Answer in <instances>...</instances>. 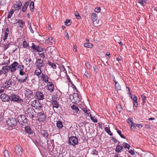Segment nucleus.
<instances>
[{"label":"nucleus","instance_id":"nucleus-1","mask_svg":"<svg viewBox=\"0 0 157 157\" xmlns=\"http://www.w3.org/2000/svg\"><path fill=\"white\" fill-rule=\"evenodd\" d=\"M36 112L34 109L32 108H27L25 111V114L27 117L31 119H33L34 117V115Z\"/></svg>","mask_w":157,"mask_h":157},{"label":"nucleus","instance_id":"nucleus-2","mask_svg":"<svg viewBox=\"0 0 157 157\" xmlns=\"http://www.w3.org/2000/svg\"><path fill=\"white\" fill-rule=\"evenodd\" d=\"M17 120L19 123L22 126L28 125V119L26 118V116L24 115H19L17 118Z\"/></svg>","mask_w":157,"mask_h":157},{"label":"nucleus","instance_id":"nucleus-3","mask_svg":"<svg viewBox=\"0 0 157 157\" xmlns=\"http://www.w3.org/2000/svg\"><path fill=\"white\" fill-rule=\"evenodd\" d=\"M78 143V138L76 136H71L69 138L68 144L73 146L77 145Z\"/></svg>","mask_w":157,"mask_h":157},{"label":"nucleus","instance_id":"nucleus-4","mask_svg":"<svg viewBox=\"0 0 157 157\" xmlns=\"http://www.w3.org/2000/svg\"><path fill=\"white\" fill-rule=\"evenodd\" d=\"M31 50L33 52H41L43 51L44 49L41 46L36 45L34 43H32V46L30 47Z\"/></svg>","mask_w":157,"mask_h":157},{"label":"nucleus","instance_id":"nucleus-5","mask_svg":"<svg viewBox=\"0 0 157 157\" xmlns=\"http://www.w3.org/2000/svg\"><path fill=\"white\" fill-rule=\"evenodd\" d=\"M10 100L12 101L17 103L24 102L23 99L21 98L18 96L13 94L11 95Z\"/></svg>","mask_w":157,"mask_h":157},{"label":"nucleus","instance_id":"nucleus-6","mask_svg":"<svg viewBox=\"0 0 157 157\" xmlns=\"http://www.w3.org/2000/svg\"><path fill=\"white\" fill-rule=\"evenodd\" d=\"M8 125L12 127H14L17 124V120L14 118H10L6 121Z\"/></svg>","mask_w":157,"mask_h":157},{"label":"nucleus","instance_id":"nucleus-7","mask_svg":"<svg viewBox=\"0 0 157 157\" xmlns=\"http://www.w3.org/2000/svg\"><path fill=\"white\" fill-rule=\"evenodd\" d=\"M22 76V77H21V78L17 76L16 78L17 81L20 84H21L22 83L24 82H26L29 80L28 79L29 78L28 75H25Z\"/></svg>","mask_w":157,"mask_h":157},{"label":"nucleus","instance_id":"nucleus-8","mask_svg":"<svg viewBox=\"0 0 157 157\" xmlns=\"http://www.w3.org/2000/svg\"><path fill=\"white\" fill-rule=\"evenodd\" d=\"M24 94L25 97L33 98H34V95L33 91L29 89L25 88Z\"/></svg>","mask_w":157,"mask_h":157},{"label":"nucleus","instance_id":"nucleus-9","mask_svg":"<svg viewBox=\"0 0 157 157\" xmlns=\"http://www.w3.org/2000/svg\"><path fill=\"white\" fill-rule=\"evenodd\" d=\"M31 105L36 109H39L42 108L41 104L39 101L34 100L31 102Z\"/></svg>","mask_w":157,"mask_h":157},{"label":"nucleus","instance_id":"nucleus-10","mask_svg":"<svg viewBox=\"0 0 157 157\" xmlns=\"http://www.w3.org/2000/svg\"><path fill=\"white\" fill-rule=\"evenodd\" d=\"M25 126V133H27L29 135L32 136L35 134V132L33 130L29 125H27Z\"/></svg>","mask_w":157,"mask_h":157},{"label":"nucleus","instance_id":"nucleus-11","mask_svg":"<svg viewBox=\"0 0 157 157\" xmlns=\"http://www.w3.org/2000/svg\"><path fill=\"white\" fill-rule=\"evenodd\" d=\"M15 152L16 154L18 156H20L21 155L22 153V148L20 145L18 144L15 147Z\"/></svg>","mask_w":157,"mask_h":157},{"label":"nucleus","instance_id":"nucleus-12","mask_svg":"<svg viewBox=\"0 0 157 157\" xmlns=\"http://www.w3.org/2000/svg\"><path fill=\"white\" fill-rule=\"evenodd\" d=\"M70 99H71L72 101L74 102H76L77 101H79L80 98L78 94L75 93H74L73 95H71L70 96Z\"/></svg>","mask_w":157,"mask_h":157},{"label":"nucleus","instance_id":"nucleus-13","mask_svg":"<svg viewBox=\"0 0 157 157\" xmlns=\"http://www.w3.org/2000/svg\"><path fill=\"white\" fill-rule=\"evenodd\" d=\"M37 117H39L38 120L40 121H43L45 120L46 116L43 112H40L37 114Z\"/></svg>","mask_w":157,"mask_h":157},{"label":"nucleus","instance_id":"nucleus-14","mask_svg":"<svg viewBox=\"0 0 157 157\" xmlns=\"http://www.w3.org/2000/svg\"><path fill=\"white\" fill-rule=\"evenodd\" d=\"M35 97L39 100H43L44 99V95L42 92L38 91L36 92Z\"/></svg>","mask_w":157,"mask_h":157},{"label":"nucleus","instance_id":"nucleus-15","mask_svg":"<svg viewBox=\"0 0 157 157\" xmlns=\"http://www.w3.org/2000/svg\"><path fill=\"white\" fill-rule=\"evenodd\" d=\"M57 98L55 95H53L52 98V103L53 105V107L58 108L59 106V104L57 101Z\"/></svg>","mask_w":157,"mask_h":157},{"label":"nucleus","instance_id":"nucleus-16","mask_svg":"<svg viewBox=\"0 0 157 157\" xmlns=\"http://www.w3.org/2000/svg\"><path fill=\"white\" fill-rule=\"evenodd\" d=\"M18 65V63L16 61H14L13 63H12L9 66V69L10 70L11 72H14L16 70V67Z\"/></svg>","mask_w":157,"mask_h":157},{"label":"nucleus","instance_id":"nucleus-17","mask_svg":"<svg viewBox=\"0 0 157 157\" xmlns=\"http://www.w3.org/2000/svg\"><path fill=\"white\" fill-rule=\"evenodd\" d=\"M36 67H43L44 66V63L43 62V60H42L41 59L38 58L36 59Z\"/></svg>","mask_w":157,"mask_h":157},{"label":"nucleus","instance_id":"nucleus-18","mask_svg":"<svg viewBox=\"0 0 157 157\" xmlns=\"http://www.w3.org/2000/svg\"><path fill=\"white\" fill-rule=\"evenodd\" d=\"M2 101L3 102H6L10 100V97L9 96L6 94H2L0 96Z\"/></svg>","mask_w":157,"mask_h":157},{"label":"nucleus","instance_id":"nucleus-19","mask_svg":"<svg viewBox=\"0 0 157 157\" xmlns=\"http://www.w3.org/2000/svg\"><path fill=\"white\" fill-rule=\"evenodd\" d=\"M13 7L15 9V10H19L21 8V6H22V3L20 1L18 2H16V3L15 4L13 5Z\"/></svg>","mask_w":157,"mask_h":157},{"label":"nucleus","instance_id":"nucleus-20","mask_svg":"<svg viewBox=\"0 0 157 157\" xmlns=\"http://www.w3.org/2000/svg\"><path fill=\"white\" fill-rule=\"evenodd\" d=\"M12 81L10 79L6 80L5 83V85L4 86V87L6 88H9L10 86L11 85H12Z\"/></svg>","mask_w":157,"mask_h":157},{"label":"nucleus","instance_id":"nucleus-21","mask_svg":"<svg viewBox=\"0 0 157 157\" xmlns=\"http://www.w3.org/2000/svg\"><path fill=\"white\" fill-rule=\"evenodd\" d=\"M56 127L58 128L60 130L61 129H62L64 127L62 122L59 120L58 121H57L56 123Z\"/></svg>","mask_w":157,"mask_h":157},{"label":"nucleus","instance_id":"nucleus-22","mask_svg":"<svg viewBox=\"0 0 157 157\" xmlns=\"http://www.w3.org/2000/svg\"><path fill=\"white\" fill-rule=\"evenodd\" d=\"M41 67H36V69L35 70V74L38 77L39 75L42 74V71L41 69Z\"/></svg>","mask_w":157,"mask_h":157},{"label":"nucleus","instance_id":"nucleus-23","mask_svg":"<svg viewBox=\"0 0 157 157\" xmlns=\"http://www.w3.org/2000/svg\"><path fill=\"white\" fill-rule=\"evenodd\" d=\"M40 77L44 82L46 83L48 82L49 78L47 75H45L43 73H42L40 75Z\"/></svg>","mask_w":157,"mask_h":157},{"label":"nucleus","instance_id":"nucleus-24","mask_svg":"<svg viewBox=\"0 0 157 157\" xmlns=\"http://www.w3.org/2000/svg\"><path fill=\"white\" fill-rule=\"evenodd\" d=\"M49 85L48 88V90H49L51 92H52L54 90V84L51 82H48Z\"/></svg>","mask_w":157,"mask_h":157},{"label":"nucleus","instance_id":"nucleus-25","mask_svg":"<svg viewBox=\"0 0 157 157\" xmlns=\"http://www.w3.org/2000/svg\"><path fill=\"white\" fill-rule=\"evenodd\" d=\"M41 134L43 135V136L45 137L46 139H48L49 135L47 131L45 130H41Z\"/></svg>","mask_w":157,"mask_h":157},{"label":"nucleus","instance_id":"nucleus-26","mask_svg":"<svg viewBox=\"0 0 157 157\" xmlns=\"http://www.w3.org/2000/svg\"><path fill=\"white\" fill-rule=\"evenodd\" d=\"M2 70H3V73L6 74L9 72V66L7 65L3 67L2 68Z\"/></svg>","mask_w":157,"mask_h":157},{"label":"nucleus","instance_id":"nucleus-27","mask_svg":"<svg viewBox=\"0 0 157 157\" xmlns=\"http://www.w3.org/2000/svg\"><path fill=\"white\" fill-rule=\"evenodd\" d=\"M18 23L20 28L21 29L23 28L24 25L25 24V22H23L21 20H19L16 23Z\"/></svg>","mask_w":157,"mask_h":157},{"label":"nucleus","instance_id":"nucleus-28","mask_svg":"<svg viewBox=\"0 0 157 157\" xmlns=\"http://www.w3.org/2000/svg\"><path fill=\"white\" fill-rule=\"evenodd\" d=\"M133 97L132 98V99L133 100L134 105L135 107H137L138 106V103L137 101V97L134 95H133Z\"/></svg>","mask_w":157,"mask_h":157},{"label":"nucleus","instance_id":"nucleus-29","mask_svg":"<svg viewBox=\"0 0 157 157\" xmlns=\"http://www.w3.org/2000/svg\"><path fill=\"white\" fill-rule=\"evenodd\" d=\"M123 148V147L118 145L116 147L115 149V151L117 153H120L121 152V151Z\"/></svg>","mask_w":157,"mask_h":157},{"label":"nucleus","instance_id":"nucleus-30","mask_svg":"<svg viewBox=\"0 0 157 157\" xmlns=\"http://www.w3.org/2000/svg\"><path fill=\"white\" fill-rule=\"evenodd\" d=\"M29 2H26L25 4H24V6L22 7V11L23 12H25L26 10L27 7L29 5Z\"/></svg>","mask_w":157,"mask_h":157},{"label":"nucleus","instance_id":"nucleus-31","mask_svg":"<svg viewBox=\"0 0 157 157\" xmlns=\"http://www.w3.org/2000/svg\"><path fill=\"white\" fill-rule=\"evenodd\" d=\"M82 109L85 113L86 116L88 117L89 116V114L90 113V111L89 109H87V108H82Z\"/></svg>","mask_w":157,"mask_h":157},{"label":"nucleus","instance_id":"nucleus-32","mask_svg":"<svg viewBox=\"0 0 157 157\" xmlns=\"http://www.w3.org/2000/svg\"><path fill=\"white\" fill-rule=\"evenodd\" d=\"M71 108L72 109L75 110V112L78 113H79L78 111H79V109L76 105H73L71 106Z\"/></svg>","mask_w":157,"mask_h":157},{"label":"nucleus","instance_id":"nucleus-33","mask_svg":"<svg viewBox=\"0 0 157 157\" xmlns=\"http://www.w3.org/2000/svg\"><path fill=\"white\" fill-rule=\"evenodd\" d=\"M91 18L92 21L94 22L96 20L97 18V14L95 13H93Z\"/></svg>","mask_w":157,"mask_h":157},{"label":"nucleus","instance_id":"nucleus-34","mask_svg":"<svg viewBox=\"0 0 157 157\" xmlns=\"http://www.w3.org/2000/svg\"><path fill=\"white\" fill-rule=\"evenodd\" d=\"M59 68L60 69L61 71H63L65 73L66 75H67V71L65 68V67L63 65L60 66L59 67Z\"/></svg>","mask_w":157,"mask_h":157},{"label":"nucleus","instance_id":"nucleus-35","mask_svg":"<svg viewBox=\"0 0 157 157\" xmlns=\"http://www.w3.org/2000/svg\"><path fill=\"white\" fill-rule=\"evenodd\" d=\"M115 89L117 90H119L121 89V86L118 82H115Z\"/></svg>","mask_w":157,"mask_h":157},{"label":"nucleus","instance_id":"nucleus-36","mask_svg":"<svg viewBox=\"0 0 157 157\" xmlns=\"http://www.w3.org/2000/svg\"><path fill=\"white\" fill-rule=\"evenodd\" d=\"M84 46L85 47L90 48H92L93 46L92 44L89 43H85Z\"/></svg>","mask_w":157,"mask_h":157},{"label":"nucleus","instance_id":"nucleus-37","mask_svg":"<svg viewBox=\"0 0 157 157\" xmlns=\"http://www.w3.org/2000/svg\"><path fill=\"white\" fill-rule=\"evenodd\" d=\"M105 130L106 132L110 136H112L113 135L112 133L111 132L109 128L108 127H105Z\"/></svg>","mask_w":157,"mask_h":157},{"label":"nucleus","instance_id":"nucleus-38","mask_svg":"<svg viewBox=\"0 0 157 157\" xmlns=\"http://www.w3.org/2000/svg\"><path fill=\"white\" fill-rule=\"evenodd\" d=\"M123 146L124 148H127L128 150L129 149L130 147V146L129 144L125 142L123 143Z\"/></svg>","mask_w":157,"mask_h":157},{"label":"nucleus","instance_id":"nucleus-39","mask_svg":"<svg viewBox=\"0 0 157 157\" xmlns=\"http://www.w3.org/2000/svg\"><path fill=\"white\" fill-rule=\"evenodd\" d=\"M14 11L13 10H11L10 12L8 13L7 17L8 18H10L12 17V14L13 13Z\"/></svg>","mask_w":157,"mask_h":157},{"label":"nucleus","instance_id":"nucleus-40","mask_svg":"<svg viewBox=\"0 0 157 157\" xmlns=\"http://www.w3.org/2000/svg\"><path fill=\"white\" fill-rule=\"evenodd\" d=\"M48 63L49 66L52 67L53 69H56V66L55 64L50 62H48Z\"/></svg>","mask_w":157,"mask_h":157},{"label":"nucleus","instance_id":"nucleus-41","mask_svg":"<svg viewBox=\"0 0 157 157\" xmlns=\"http://www.w3.org/2000/svg\"><path fill=\"white\" fill-rule=\"evenodd\" d=\"M24 66L22 64H21V65H19L17 67L18 69L19 70V72L21 71H24Z\"/></svg>","mask_w":157,"mask_h":157},{"label":"nucleus","instance_id":"nucleus-42","mask_svg":"<svg viewBox=\"0 0 157 157\" xmlns=\"http://www.w3.org/2000/svg\"><path fill=\"white\" fill-rule=\"evenodd\" d=\"M127 122L130 125L133 124H135L132 121L130 118H128L127 120Z\"/></svg>","mask_w":157,"mask_h":157},{"label":"nucleus","instance_id":"nucleus-43","mask_svg":"<svg viewBox=\"0 0 157 157\" xmlns=\"http://www.w3.org/2000/svg\"><path fill=\"white\" fill-rule=\"evenodd\" d=\"M29 7L30 10L33 11V8L34 7V3L33 1H32V2H31Z\"/></svg>","mask_w":157,"mask_h":157},{"label":"nucleus","instance_id":"nucleus-44","mask_svg":"<svg viewBox=\"0 0 157 157\" xmlns=\"http://www.w3.org/2000/svg\"><path fill=\"white\" fill-rule=\"evenodd\" d=\"M23 46L24 48H27V47L29 46V44L27 43V42L25 40L23 42Z\"/></svg>","mask_w":157,"mask_h":157},{"label":"nucleus","instance_id":"nucleus-45","mask_svg":"<svg viewBox=\"0 0 157 157\" xmlns=\"http://www.w3.org/2000/svg\"><path fill=\"white\" fill-rule=\"evenodd\" d=\"M117 132L120 136L122 138H124V139H126V137L125 136H124L123 135L121 134V130H117Z\"/></svg>","mask_w":157,"mask_h":157},{"label":"nucleus","instance_id":"nucleus-46","mask_svg":"<svg viewBox=\"0 0 157 157\" xmlns=\"http://www.w3.org/2000/svg\"><path fill=\"white\" fill-rule=\"evenodd\" d=\"M71 20H70L67 19L65 22V24L66 25L69 26L70 25Z\"/></svg>","mask_w":157,"mask_h":157},{"label":"nucleus","instance_id":"nucleus-47","mask_svg":"<svg viewBox=\"0 0 157 157\" xmlns=\"http://www.w3.org/2000/svg\"><path fill=\"white\" fill-rule=\"evenodd\" d=\"M4 154L6 157H10L9 151L8 150H5L4 151Z\"/></svg>","mask_w":157,"mask_h":157},{"label":"nucleus","instance_id":"nucleus-48","mask_svg":"<svg viewBox=\"0 0 157 157\" xmlns=\"http://www.w3.org/2000/svg\"><path fill=\"white\" fill-rule=\"evenodd\" d=\"M90 119L93 122L95 123H97V122L98 120L96 118H94V117H93L91 114L90 115Z\"/></svg>","mask_w":157,"mask_h":157},{"label":"nucleus","instance_id":"nucleus-49","mask_svg":"<svg viewBox=\"0 0 157 157\" xmlns=\"http://www.w3.org/2000/svg\"><path fill=\"white\" fill-rule=\"evenodd\" d=\"M32 99L33 98H29L27 97H25V101L26 103H29Z\"/></svg>","mask_w":157,"mask_h":157},{"label":"nucleus","instance_id":"nucleus-50","mask_svg":"<svg viewBox=\"0 0 157 157\" xmlns=\"http://www.w3.org/2000/svg\"><path fill=\"white\" fill-rule=\"evenodd\" d=\"M9 34V33H8L7 32H5L4 33L5 36L3 38V40L5 41L7 38L8 36V35Z\"/></svg>","mask_w":157,"mask_h":157},{"label":"nucleus","instance_id":"nucleus-51","mask_svg":"<svg viewBox=\"0 0 157 157\" xmlns=\"http://www.w3.org/2000/svg\"><path fill=\"white\" fill-rule=\"evenodd\" d=\"M75 17H76L78 19H79L81 18V17L79 15V13L77 11H76L75 12Z\"/></svg>","mask_w":157,"mask_h":157},{"label":"nucleus","instance_id":"nucleus-52","mask_svg":"<svg viewBox=\"0 0 157 157\" xmlns=\"http://www.w3.org/2000/svg\"><path fill=\"white\" fill-rule=\"evenodd\" d=\"M19 75L21 76H24L25 75H28L27 74L25 73L23 71H21L19 72Z\"/></svg>","mask_w":157,"mask_h":157},{"label":"nucleus","instance_id":"nucleus-53","mask_svg":"<svg viewBox=\"0 0 157 157\" xmlns=\"http://www.w3.org/2000/svg\"><path fill=\"white\" fill-rule=\"evenodd\" d=\"M138 2L140 3L141 5H144V2H146V0H138Z\"/></svg>","mask_w":157,"mask_h":157},{"label":"nucleus","instance_id":"nucleus-54","mask_svg":"<svg viewBox=\"0 0 157 157\" xmlns=\"http://www.w3.org/2000/svg\"><path fill=\"white\" fill-rule=\"evenodd\" d=\"M38 54L40 55V57L42 58L43 59H44L45 57V56L44 55V52L41 53H39Z\"/></svg>","mask_w":157,"mask_h":157},{"label":"nucleus","instance_id":"nucleus-55","mask_svg":"<svg viewBox=\"0 0 157 157\" xmlns=\"http://www.w3.org/2000/svg\"><path fill=\"white\" fill-rule=\"evenodd\" d=\"M66 76L67 77V78L68 80V82L71 84H72L73 82L71 80L70 78H69V76L67 75H66Z\"/></svg>","mask_w":157,"mask_h":157},{"label":"nucleus","instance_id":"nucleus-56","mask_svg":"<svg viewBox=\"0 0 157 157\" xmlns=\"http://www.w3.org/2000/svg\"><path fill=\"white\" fill-rule=\"evenodd\" d=\"M48 40L50 42L52 43L53 44L54 41L53 40V37L52 36H49L48 38Z\"/></svg>","mask_w":157,"mask_h":157},{"label":"nucleus","instance_id":"nucleus-57","mask_svg":"<svg viewBox=\"0 0 157 157\" xmlns=\"http://www.w3.org/2000/svg\"><path fill=\"white\" fill-rule=\"evenodd\" d=\"M100 10L101 8L99 7H97L95 9V11L97 13L99 12L100 11Z\"/></svg>","mask_w":157,"mask_h":157},{"label":"nucleus","instance_id":"nucleus-58","mask_svg":"<svg viewBox=\"0 0 157 157\" xmlns=\"http://www.w3.org/2000/svg\"><path fill=\"white\" fill-rule=\"evenodd\" d=\"M85 65L88 69H90L91 67V65L88 62H86L85 64Z\"/></svg>","mask_w":157,"mask_h":157},{"label":"nucleus","instance_id":"nucleus-59","mask_svg":"<svg viewBox=\"0 0 157 157\" xmlns=\"http://www.w3.org/2000/svg\"><path fill=\"white\" fill-rule=\"evenodd\" d=\"M84 75L88 78H89L90 77V76L88 71L85 72Z\"/></svg>","mask_w":157,"mask_h":157},{"label":"nucleus","instance_id":"nucleus-60","mask_svg":"<svg viewBox=\"0 0 157 157\" xmlns=\"http://www.w3.org/2000/svg\"><path fill=\"white\" fill-rule=\"evenodd\" d=\"M135 124H133L131 125V128L133 130H134L136 128V127L135 126Z\"/></svg>","mask_w":157,"mask_h":157},{"label":"nucleus","instance_id":"nucleus-61","mask_svg":"<svg viewBox=\"0 0 157 157\" xmlns=\"http://www.w3.org/2000/svg\"><path fill=\"white\" fill-rule=\"evenodd\" d=\"M72 85V87L74 89V90H76V91L77 92H78V90L77 89L76 87V86H75L72 83V84H71ZM78 92L79 93V92Z\"/></svg>","mask_w":157,"mask_h":157},{"label":"nucleus","instance_id":"nucleus-62","mask_svg":"<svg viewBox=\"0 0 157 157\" xmlns=\"http://www.w3.org/2000/svg\"><path fill=\"white\" fill-rule=\"evenodd\" d=\"M112 140L113 141L114 143H117V142H118L119 143H120L119 141H118L115 138H114L113 137H112Z\"/></svg>","mask_w":157,"mask_h":157},{"label":"nucleus","instance_id":"nucleus-63","mask_svg":"<svg viewBox=\"0 0 157 157\" xmlns=\"http://www.w3.org/2000/svg\"><path fill=\"white\" fill-rule=\"evenodd\" d=\"M117 109H119L120 111H121L123 109L121 107V105H118L117 106Z\"/></svg>","mask_w":157,"mask_h":157},{"label":"nucleus","instance_id":"nucleus-64","mask_svg":"<svg viewBox=\"0 0 157 157\" xmlns=\"http://www.w3.org/2000/svg\"><path fill=\"white\" fill-rule=\"evenodd\" d=\"M141 97L143 100H146L147 98L146 96L144 94H142L141 95Z\"/></svg>","mask_w":157,"mask_h":157}]
</instances>
